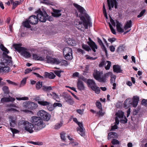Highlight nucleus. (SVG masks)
I'll use <instances>...</instances> for the list:
<instances>
[{
  "mask_svg": "<svg viewBox=\"0 0 147 147\" xmlns=\"http://www.w3.org/2000/svg\"><path fill=\"white\" fill-rule=\"evenodd\" d=\"M73 5L81 14H83V16H82V15L79 16L80 20L83 21V24L82 22H79L78 24H76V27L81 30H82L81 28L84 27H85V28H87L88 24V22L86 20L84 16L88 18L89 17L85 13V10L83 7L76 3H74Z\"/></svg>",
  "mask_w": 147,
  "mask_h": 147,
  "instance_id": "f257e3e1",
  "label": "nucleus"
},
{
  "mask_svg": "<svg viewBox=\"0 0 147 147\" xmlns=\"http://www.w3.org/2000/svg\"><path fill=\"white\" fill-rule=\"evenodd\" d=\"M0 48L3 52L2 55H0V59L1 60L2 62L9 67L12 66L13 62L11 57L7 55L9 53V51L2 44L0 45Z\"/></svg>",
  "mask_w": 147,
  "mask_h": 147,
  "instance_id": "f03ea898",
  "label": "nucleus"
},
{
  "mask_svg": "<svg viewBox=\"0 0 147 147\" xmlns=\"http://www.w3.org/2000/svg\"><path fill=\"white\" fill-rule=\"evenodd\" d=\"M30 121L34 127V130H39L44 128L46 125L42 119L38 116H33L31 117Z\"/></svg>",
  "mask_w": 147,
  "mask_h": 147,
  "instance_id": "7ed1b4c3",
  "label": "nucleus"
},
{
  "mask_svg": "<svg viewBox=\"0 0 147 147\" xmlns=\"http://www.w3.org/2000/svg\"><path fill=\"white\" fill-rule=\"evenodd\" d=\"M14 46L16 50L20 53L22 55L25 57L28 58L31 56V54L28 50L24 47H22L21 44H15Z\"/></svg>",
  "mask_w": 147,
  "mask_h": 147,
  "instance_id": "20e7f679",
  "label": "nucleus"
},
{
  "mask_svg": "<svg viewBox=\"0 0 147 147\" xmlns=\"http://www.w3.org/2000/svg\"><path fill=\"white\" fill-rule=\"evenodd\" d=\"M18 125L21 127L23 125L25 129L30 133H33V129H34V127L33 124L27 121L24 120L20 121L18 123Z\"/></svg>",
  "mask_w": 147,
  "mask_h": 147,
  "instance_id": "39448f33",
  "label": "nucleus"
},
{
  "mask_svg": "<svg viewBox=\"0 0 147 147\" xmlns=\"http://www.w3.org/2000/svg\"><path fill=\"white\" fill-rule=\"evenodd\" d=\"M35 13L37 14L38 20L41 22H45L47 19L49 21L52 20L45 11L42 12L40 9H39L35 11Z\"/></svg>",
  "mask_w": 147,
  "mask_h": 147,
  "instance_id": "423d86ee",
  "label": "nucleus"
},
{
  "mask_svg": "<svg viewBox=\"0 0 147 147\" xmlns=\"http://www.w3.org/2000/svg\"><path fill=\"white\" fill-rule=\"evenodd\" d=\"M93 74L94 78L98 82H106L105 74L103 75L102 71H98L97 70H94Z\"/></svg>",
  "mask_w": 147,
  "mask_h": 147,
  "instance_id": "0eeeda50",
  "label": "nucleus"
},
{
  "mask_svg": "<svg viewBox=\"0 0 147 147\" xmlns=\"http://www.w3.org/2000/svg\"><path fill=\"white\" fill-rule=\"evenodd\" d=\"M111 23L109 22V24L110 29L112 32L114 34H115L116 33L115 30L112 26V25L115 27L116 26L118 32H119V19H117L116 20H113L112 18L110 19Z\"/></svg>",
  "mask_w": 147,
  "mask_h": 147,
  "instance_id": "6e6552de",
  "label": "nucleus"
},
{
  "mask_svg": "<svg viewBox=\"0 0 147 147\" xmlns=\"http://www.w3.org/2000/svg\"><path fill=\"white\" fill-rule=\"evenodd\" d=\"M47 62L48 63L61 65H64L66 64V61L65 60H60L53 58L51 57L47 56L46 57Z\"/></svg>",
  "mask_w": 147,
  "mask_h": 147,
  "instance_id": "1a4fd4ad",
  "label": "nucleus"
},
{
  "mask_svg": "<svg viewBox=\"0 0 147 147\" xmlns=\"http://www.w3.org/2000/svg\"><path fill=\"white\" fill-rule=\"evenodd\" d=\"M88 86L94 91L96 93H100V90L99 87L96 86V84L93 80L88 79L87 82Z\"/></svg>",
  "mask_w": 147,
  "mask_h": 147,
  "instance_id": "9d476101",
  "label": "nucleus"
},
{
  "mask_svg": "<svg viewBox=\"0 0 147 147\" xmlns=\"http://www.w3.org/2000/svg\"><path fill=\"white\" fill-rule=\"evenodd\" d=\"M37 115L38 117L46 121H48L50 118V115L44 110L39 111L37 113Z\"/></svg>",
  "mask_w": 147,
  "mask_h": 147,
  "instance_id": "9b49d317",
  "label": "nucleus"
},
{
  "mask_svg": "<svg viewBox=\"0 0 147 147\" xmlns=\"http://www.w3.org/2000/svg\"><path fill=\"white\" fill-rule=\"evenodd\" d=\"M73 121L78 124L79 127L77 128V131L82 136L85 135L84 129L83 126V124L81 123L78 121L77 119L75 118L73 119Z\"/></svg>",
  "mask_w": 147,
  "mask_h": 147,
  "instance_id": "f8f14e48",
  "label": "nucleus"
},
{
  "mask_svg": "<svg viewBox=\"0 0 147 147\" xmlns=\"http://www.w3.org/2000/svg\"><path fill=\"white\" fill-rule=\"evenodd\" d=\"M72 49L69 47H66L63 50V55L66 59L69 60L72 59Z\"/></svg>",
  "mask_w": 147,
  "mask_h": 147,
  "instance_id": "ddd939ff",
  "label": "nucleus"
},
{
  "mask_svg": "<svg viewBox=\"0 0 147 147\" xmlns=\"http://www.w3.org/2000/svg\"><path fill=\"white\" fill-rule=\"evenodd\" d=\"M132 105V100L130 98H127L124 102V107L125 109L129 108L127 111V117H128L130 114V107Z\"/></svg>",
  "mask_w": 147,
  "mask_h": 147,
  "instance_id": "4468645a",
  "label": "nucleus"
},
{
  "mask_svg": "<svg viewBox=\"0 0 147 147\" xmlns=\"http://www.w3.org/2000/svg\"><path fill=\"white\" fill-rule=\"evenodd\" d=\"M38 102L39 104L43 106H47V109L50 111H52L55 109L54 105H52L49 102L40 100L38 101Z\"/></svg>",
  "mask_w": 147,
  "mask_h": 147,
  "instance_id": "2eb2a0df",
  "label": "nucleus"
},
{
  "mask_svg": "<svg viewBox=\"0 0 147 147\" xmlns=\"http://www.w3.org/2000/svg\"><path fill=\"white\" fill-rule=\"evenodd\" d=\"M10 70L9 66L5 65L4 63L2 62L1 60L0 59V73H7Z\"/></svg>",
  "mask_w": 147,
  "mask_h": 147,
  "instance_id": "dca6fc26",
  "label": "nucleus"
},
{
  "mask_svg": "<svg viewBox=\"0 0 147 147\" xmlns=\"http://www.w3.org/2000/svg\"><path fill=\"white\" fill-rule=\"evenodd\" d=\"M118 0H107V3L109 10H111L112 8L114 6L115 9L118 8Z\"/></svg>",
  "mask_w": 147,
  "mask_h": 147,
  "instance_id": "f3484780",
  "label": "nucleus"
},
{
  "mask_svg": "<svg viewBox=\"0 0 147 147\" xmlns=\"http://www.w3.org/2000/svg\"><path fill=\"white\" fill-rule=\"evenodd\" d=\"M9 119L10 126L12 127H14L17 123L16 117L13 116H10Z\"/></svg>",
  "mask_w": 147,
  "mask_h": 147,
  "instance_id": "a211bd4d",
  "label": "nucleus"
},
{
  "mask_svg": "<svg viewBox=\"0 0 147 147\" xmlns=\"http://www.w3.org/2000/svg\"><path fill=\"white\" fill-rule=\"evenodd\" d=\"M89 41L87 42V44L90 46L93 51L95 52L96 49H97V47L95 43L92 41L90 38H89Z\"/></svg>",
  "mask_w": 147,
  "mask_h": 147,
  "instance_id": "6ab92c4d",
  "label": "nucleus"
},
{
  "mask_svg": "<svg viewBox=\"0 0 147 147\" xmlns=\"http://www.w3.org/2000/svg\"><path fill=\"white\" fill-rule=\"evenodd\" d=\"M105 78H107L109 76H110V81L111 83H113L115 82V79L116 78V76L114 75L111 72H108L105 74Z\"/></svg>",
  "mask_w": 147,
  "mask_h": 147,
  "instance_id": "aec40b11",
  "label": "nucleus"
},
{
  "mask_svg": "<svg viewBox=\"0 0 147 147\" xmlns=\"http://www.w3.org/2000/svg\"><path fill=\"white\" fill-rule=\"evenodd\" d=\"M28 20L30 24H37L38 22V19L37 16H36L35 15L30 16Z\"/></svg>",
  "mask_w": 147,
  "mask_h": 147,
  "instance_id": "412c9836",
  "label": "nucleus"
},
{
  "mask_svg": "<svg viewBox=\"0 0 147 147\" xmlns=\"http://www.w3.org/2000/svg\"><path fill=\"white\" fill-rule=\"evenodd\" d=\"M116 117H115V124L111 127L112 130H114L117 129V125H118L119 123V111L116 114Z\"/></svg>",
  "mask_w": 147,
  "mask_h": 147,
  "instance_id": "4be33fe9",
  "label": "nucleus"
},
{
  "mask_svg": "<svg viewBox=\"0 0 147 147\" xmlns=\"http://www.w3.org/2000/svg\"><path fill=\"white\" fill-rule=\"evenodd\" d=\"M139 100V98L137 96H134L133 98V101L132 102V105L133 107H136L138 105Z\"/></svg>",
  "mask_w": 147,
  "mask_h": 147,
  "instance_id": "5701e85b",
  "label": "nucleus"
},
{
  "mask_svg": "<svg viewBox=\"0 0 147 147\" xmlns=\"http://www.w3.org/2000/svg\"><path fill=\"white\" fill-rule=\"evenodd\" d=\"M124 116V113L122 111H120V122L123 123H125L127 122V119L125 116H124V119H122V118H123Z\"/></svg>",
  "mask_w": 147,
  "mask_h": 147,
  "instance_id": "b1692460",
  "label": "nucleus"
},
{
  "mask_svg": "<svg viewBox=\"0 0 147 147\" xmlns=\"http://www.w3.org/2000/svg\"><path fill=\"white\" fill-rule=\"evenodd\" d=\"M15 100V99L10 96L7 98H3L1 99V102L2 103L5 102H13Z\"/></svg>",
  "mask_w": 147,
  "mask_h": 147,
  "instance_id": "393cba45",
  "label": "nucleus"
},
{
  "mask_svg": "<svg viewBox=\"0 0 147 147\" xmlns=\"http://www.w3.org/2000/svg\"><path fill=\"white\" fill-rule=\"evenodd\" d=\"M64 99L65 101L68 104L72 105L74 103L73 100L71 97L69 95H67L64 97Z\"/></svg>",
  "mask_w": 147,
  "mask_h": 147,
  "instance_id": "a878e982",
  "label": "nucleus"
},
{
  "mask_svg": "<svg viewBox=\"0 0 147 147\" xmlns=\"http://www.w3.org/2000/svg\"><path fill=\"white\" fill-rule=\"evenodd\" d=\"M77 87L79 90H84V86L83 82L80 80H78L77 83Z\"/></svg>",
  "mask_w": 147,
  "mask_h": 147,
  "instance_id": "bb28decb",
  "label": "nucleus"
},
{
  "mask_svg": "<svg viewBox=\"0 0 147 147\" xmlns=\"http://www.w3.org/2000/svg\"><path fill=\"white\" fill-rule=\"evenodd\" d=\"M45 75L46 77L50 79H54L55 77V75L52 72L48 73L45 72Z\"/></svg>",
  "mask_w": 147,
  "mask_h": 147,
  "instance_id": "cd10ccee",
  "label": "nucleus"
},
{
  "mask_svg": "<svg viewBox=\"0 0 147 147\" xmlns=\"http://www.w3.org/2000/svg\"><path fill=\"white\" fill-rule=\"evenodd\" d=\"M132 21L131 20L127 21L126 23L125 24L124 28L126 30L128 28L131 27L132 26Z\"/></svg>",
  "mask_w": 147,
  "mask_h": 147,
  "instance_id": "c85d7f7f",
  "label": "nucleus"
},
{
  "mask_svg": "<svg viewBox=\"0 0 147 147\" xmlns=\"http://www.w3.org/2000/svg\"><path fill=\"white\" fill-rule=\"evenodd\" d=\"M117 137L118 135L116 133L111 132L109 134L108 139L109 140L112 138H116Z\"/></svg>",
  "mask_w": 147,
  "mask_h": 147,
  "instance_id": "c756f323",
  "label": "nucleus"
},
{
  "mask_svg": "<svg viewBox=\"0 0 147 147\" xmlns=\"http://www.w3.org/2000/svg\"><path fill=\"white\" fill-rule=\"evenodd\" d=\"M61 11L59 10L55 9L53 11V12L52 13V15L54 17H58L61 15L60 13Z\"/></svg>",
  "mask_w": 147,
  "mask_h": 147,
  "instance_id": "7c9ffc66",
  "label": "nucleus"
},
{
  "mask_svg": "<svg viewBox=\"0 0 147 147\" xmlns=\"http://www.w3.org/2000/svg\"><path fill=\"white\" fill-rule=\"evenodd\" d=\"M97 41L100 45V46L101 48L103 51H105L106 53H107V50L105 46L103 44L102 40L99 38H97Z\"/></svg>",
  "mask_w": 147,
  "mask_h": 147,
  "instance_id": "2f4dec72",
  "label": "nucleus"
},
{
  "mask_svg": "<svg viewBox=\"0 0 147 147\" xmlns=\"http://www.w3.org/2000/svg\"><path fill=\"white\" fill-rule=\"evenodd\" d=\"M67 43L71 45L75 46L76 45V42L74 40L69 38L67 40Z\"/></svg>",
  "mask_w": 147,
  "mask_h": 147,
  "instance_id": "473e14b6",
  "label": "nucleus"
},
{
  "mask_svg": "<svg viewBox=\"0 0 147 147\" xmlns=\"http://www.w3.org/2000/svg\"><path fill=\"white\" fill-rule=\"evenodd\" d=\"M33 59L35 60L40 61L44 60V58L43 57L38 56L36 54H33Z\"/></svg>",
  "mask_w": 147,
  "mask_h": 147,
  "instance_id": "72a5a7b5",
  "label": "nucleus"
},
{
  "mask_svg": "<svg viewBox=\"0 0 147 147\" xmlns=\"http://www.w3.org/2000/svg\"><path fill=\"white\" fill-rule=\"evenodd\" d=\"M30 105L29 109L31 110L35 109H36L38 107L36 103L31 102H30Z\"/></svg>",
  "mask_w": 147,
  "mask_h": 147,
  "instance_id": "f704fd0d",
  "label": "nucleus"
},
{
  "mask_svg": "<svg viewBox=\"0 0 147 147\" xmlns=\"http://www.w3.org/2000/svg\"><path fill=\"white\" fill-rule=\"evenodd\" d=\"M63 124V121H61L60 122L56 123L54 126V128L55 129H58L61 127Z\"/></svg>",
  "mask_w": 147,
  "mask_h": 147,
  "instance_id": "c9c22d12",
  "label": "nucleus"
},
{
  "mask_svg": "<svg viewBox=\"0 0 147 147\" xmlns=\"http://www.w3.org/2000/svg\"><path fill=\"white\" fill-rule=\"evenodd\" d=\"M111 63L108 61H106L105 63V69L106 70H108L111 66Z\"/></svg>",
  "mask_w": 147,
  "mask_h": 147,
  "instance_id": "e433bc0d",
  "label": "nucleus"
},
{
  "mask_svg": "<svg viewBox=\"0 0 147 147\" xmlns=\"http://www.w3.org/2000/svg\"><path fill=\"white\" fill-rule=\"evenodd\" d=\"M30 101H26L23 103V107L26 109H29L30 107Z\"/></svg>",
  "mask_w": 147,
  "mask_h": 147,
  "instance_id": "4c0bfd02",
  "label": "nucleus"
},
{
  "mask_svg": "<svg viewBox=\"0 0 147 147\" xmlns=\"http://www.w3.org/2000/svg\"><path fill=\"white\" fill-rule=\"evenodd\" d=\"M113 71L118 73L119 72V66L118 65H114L113 67Z\"/></svg>",
  "mask_w": 147,
  "mask_h": 147,
  "instance_id": "58836bf2",
  "label": "nucleus"
},
{
  "mask_svg": "<svg viewBox=\"0 0 147 147\" xmlns=\"http://www.w3.org/2000/svg\"><path fill=\"white\" fill-rule=\"evenodd\" d=\"M30 23L29 21V20H27L24 22L23 24L24 26L27 28H30L31 27V26L30 25Z\"/></svg>",
  "mask_w": 147,
  "mask_h": 147,
  "instance_id": "ea45409f",
  "label": "nucleus"
},
{
  "mask_svg": "<svg viewBox=\"0 0 147 147\" xmlns=\"http://www.w3.org/2000/svg\"><path fill=\"white\" fill-rule=\"evenodd\" d=\"M42 89L45 91H49L52 89V88L51 86H42Z\"/></svg>",
  "mask_w": 147,
  "mask_h": 147,
  "instance_id": "a19ab883",
  "label": "nucleus"
},
{
  "mask_svg": "<svg viewBox=\"0 0 147 147\" xmlns=\"http://www.w3.org/2000/svg\"><path fill=\"white\" fill-rule=\"evenodd\" d=\"M2 90L5 93L8 94L9 92V88L7 86H4L2 88Z\"/></svg>",
  "mask_w": 147,
  "mask_h": 147,
  "instance_id": "79ce46f5",
  "label": "nucleus"
},
{
  "mask_svg": "<svg viewBox=\"0 0 147 147\" xmlns=\"http://www.w3.org/2000/svg\"><path fill=\"white\" fill-rule=\"evenodd\" d=\"M82 47L84 49L88 51L91 50L90 47L86 45L82 44Z\"/></svg>",
  "mask_w": 147,
  "mask_h": 147,
  "instance_id": "37998d69",
  "label": "nucleus"
},
{
  "mask_svg": "<svg viewBox=\"0 0 147 147\" xmlns=\"http://www.w3.org/2000/svg\"><path fill=\"white\" fill-rule=\"evenodd\" d=\"M42 86V82L39 81L37 82L36 84V88L38 90Z\"/></svg>",
  "mask_w": 147,
  "mask_h": 147,
  "instance_id": "c03bdc74",
  "label": "nucleus"
},
{
  "mask_svg": "<svg viewBox=\"0 0 147 147\" xmlns=\"http://www.w3.org/2000/svg\"><path fill=\"white\" fill-rule=\"evenodd\" d=\"M103 13L104 14L105 16L106 17L107 19H108V16L106 12V9L105 7V4L104 3L103 4Z\"/></svg>",
  "mask_w": 147,
  "mask_h": 147,
  "instance_id": "a18cd8bd",
  "label": "nucleus"
},
{
  "mask_svg": "<svg viewBox=\"0 0 147 147\" xmlns=\"http://www.w3.org/2000/svg\"><path fill=\"white\" fill-rule=\"evenodd\" d=\"M30 143L34 145L39 146L42 145L43 144V143L41 142L30 141Z\"/></svg>",
  "mask_w": 147,
  "mask_h": 147,
  "instance_id": "49530a36",
  "label": "nucleus"
},
{
  "mask_svg": "<svg viewBox=\"0 0 147 147\" xmlns=\"http://www.w3.org/2000/svg\"><path fill=\"white\" fill-rule=\"evenodd\" d=\"M52 97L55 100H56L59 98L58 95L55 92H52Z\"/></svg>",
  "mask_w": 147,
  "mask_h": 147,
  "instance_id": "de8ad7c7",
  "label": "nucleus"
},
{
  "mask_svg": "<svg viewBox=\"0 0 147 147\" xmlns=\"http://www.w3.org/2000/svg\"><path fill=\"white\" fill-rule=\"evenodd\" d=\"M20 3L19 1H16L15 2H13L12 9H14L16 7H17L18 5H19Z\"/></svg>",
  "mask_w": 147,
  "mask_h": 147,
  "instance_id": "09e8293b",
  "label": "nucleus"
},
{
  "mask_svg": "<svg viewBox=\"0 0 147 147\" xmlns=\"http://www.w3.org/2000/svg\"><path fill=\"white\" fill-rule=\"evenodd\" d=\"M65 135V133L64 132H62L60 134L61 139L63 141H65L66 140Z\"/></svg>",
  "mask_w": 147,
  "mask_h": 147,
  "instance_id": "8fccbe9b",
  "label": "nucleus"
},
{
  "mask_svg": "<svg viewBox=\"0 0 147 147\" xmlns=\"http://www.w3.org/2000/svg\"><path fill=\"white\" fill-rule=\"evenodd\" d=\"M6 81L9 84H11L14 86L17 85V84L16 83L11 81L10 80H6Z\"/></svg>",
  "mask_w": 147,
  "mask_h": 147,
  "instance_id": "3c124183",
  "label": "nucleus"
},
{
  "mask_svg": "<svg viewBox=\"0 0 147 147\" xmlns=\"http://www.w3.org/2000/svg\"><path fill=\"white\" fill-rule=\"evenodd\" d=\"M17 100H27L28 99V98L27 97H16V98Z\"/></svg>",
  "mask_w": 147,
  "mask_h": 147,
  "instance_id": "603ef678",
  "label": "nucleus"
},
{
  "mask_svg": "<svg viewBox=\"0 0 147 147\" xmlns=\"http://www.w3.org/2000/svg\"><path fill=\"white\" fill-rule=\"evenodd\" d=\"M146 10L145 9H144L137 16V17L138 18H140L143 16L146 12Z\"/></svg>",
  "mask_w": 147,
  "mask_h": 147,
  "instance_id": "864d4df0",
  "label": "nucleus"
},
{
  "mask_svg": "<svg viewBox=\"0 0 147 147\" xmlns=\"http://www.w3.org/2000/svg\"><path fill=\"white\" fill-rule=\"evenodd\" d=\"M26 82V78H24L21 81L20 86H22L25 85Z\"/></svg>",
  "mask_w": 147,
  "mask_h": 147,
  "instance_id": "5fc2aeb1",
  "label": "nucleus"
},
{
  "mask_svg": "<svg viewBox=\"0 0 147 147\" xmlns=\"http://www.w3.org/2000/svg\"><path fill=\"white\" fill-rule=\"evenodd\" d=\"M35 70V69H34V68L33 67L32 69L30 68L26 69L25 70V74H28V73H29V72H31V71H32V70Z\"/></svg>",
  "mask_w": 147,
  "mask_h": 147,
  "instance_id": "6e6d98bb",
  "label": "nucleus"
},
{
  "mask_svg": "<svg viewBox=\"0 0 147 147\" xmlns=\"http://www.w3.org/2000/svg\"><path fill=\"white\" fill-rule=\"evenodd\" d=\"M96 105L99 109H102L101 103L99 101H96Z\"/></svg>",
  "mask_w": 147,
  "mask_h": 147,
  "instance_id": "4d7b16f0",
  "label": "nucleus"
},
{
  "mask_svg": "<svg viewBox=\"0 0 147 147\" xmlns=\"http://www.w3.org/2000/svg\"><path fill=\"white\" fill-rule=\"evenodd\" d=\"M53 105L55 108L57 107H61L62 106L61 104L59 102H55Z\"/></svg>",
  "mask_w": 147,
  "mask_h": 147,
  "instance_id": "13d9d810",
  "label": "nucleus"
},
{
  "mask_svg": "<svg viewBox=\"0 0 147 147\" xmlns=\"http://www.w3.org/2000/svg\"><path fill=\"white\" fill-rule=\"evenodd\" d=\"M62 71H61L55 70L54 71V72L57 76L59 77H60L61 76L60 74Z\"/></svg>",
  "mask_w": 147,
  "mask_h": 147,
  "instance_id": "bf43d9fd",
  "label": "nucleus"
},
{
  "mask_svg": "<svg viewBox=\"0 0 147 147\" xmlns=\"http://www.w3.org/2000/svg\"><path fill=\"white\" fill-rule=\"evenodd\" d=\"M141 103L142 105L147 106V99H143Z\"/></svg>",
  "mask_w": 147,
  "mask_h": 147,
  "instance_id": "052dcab7",
  "label": "nucleus"
},
{
  "mask_svg": "<svg viewBox=\"0 0 147 147\" xmlns=\"http://www.w3.org/2000/svg\"><path fill=\"white\" fill-rule=\"evenodd\" d=\"M84 110V109H78L76 111L78 113L82 115L83 114Z\"/></svg>",
  "mask_w": 147,
  "mask_h": 147,
  "instance_id": "680f3d73",
  "label": "nucleus"
},
{
  "mask_svg": "<svg viewBox=\"0 0 147 147\" xmlns=\"http://www.w3.org/2000/svg\"><path fill=\"white\" fill-rule=\"evenodd\" d=\"M111 142L112 144L113 145L118 144L119 143V141L115 139H113Z\"/></svg>",
  "mask_w": 147,
  "mask_h": 147,
  "instance_id": "e2e57ef3",
  "label": "nucleus"
},
{
  "mask_svg": "<svg viewBox=\"0 0 147 147\" xmlns=\"http://www.w3.org/2000/svg\"><path fill=\"white\" fill-rule=\"evenodd\" d=\"M100 109V110L97 113V114H98L99 115H100V116L103 115L105 113L104 112H102V109Z\"/></svg>",
  "mask_w": 147,
  "mask_h": 147,
  "instance_id": "0e129e2a",
  "label": "nucleus"
},
{
  "mask_svg": "<svg viewBox=\"0 0 147 147\" xmlns=\"http://www.w3.org/2000/svg\"><path fill=\"white\" fill-rule=\"evenodd\" d=\"M10 129L13 134L17 133L19 132V131L18 130L16 129H13L11 127H10Z\"/></svg>",
  "mask_w": 147,
  "mask_h": 147,
  "instance_id": "69168bd1",
  "label": "nucleus"
},
{
  "mask_svg": "<svg viewBox=\"0 0 147 147\" xmlns=\"http://www.w3.org/2000/svg\"><path fill=\"white\" fill-rule=\"evenodd\" d=\"M69 144H71L72 146H75L78 145V143L76 142H70V143H69Z\"/></svg>",
  "mask_w": 147,
  "mask_h": 147,
  "instance_id": "338daca9",
  "label": "nucleus"
},
{
  "mask_svg": "<svg viewBox=\"0 0 147 147\" xmlns=\"http://www.w3.org/2000/svg\"><path fill=\"white\" fill-rule=\"evenodd\" d=\"M86 58L87 59H89L91 60H94L96 59V57L93 58L92 57H91L88 55H86Z\"/></svg>",
  "mask_w": 147,
  "mask_h": 147,
  "instance_id": "774afa93",
  "label": "nucleus"
}]
</instances>
